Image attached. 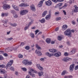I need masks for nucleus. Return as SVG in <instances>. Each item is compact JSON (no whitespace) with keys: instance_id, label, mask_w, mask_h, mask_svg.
<instances>
[{"instance_id":"10","label":"nucleus","mask_w":78,"mask_h":78,"mask_svg":"<svg viewBox=\"0 0 78 78\" xmlns=\"http://www.w3.org/2000/svg\"><path fill=\"white\" fill-rule=\"evenodd\" d=\"M37 67L40 70V71H43V70H44V68H43V67H42L40 65V64H38L37 65Z\"/></svg>"},{"instance_id":"1","label":"nucleus","mask_w":78,"mask_h":78,"mask_svg":"<svg viewBox=\"0 0 78 78\" xmlns=\"http://www.w3.org/2000/svg\"><path fill=\"white\" fill-rule=\"evenodd\" d=\"M64 35L65 36H68L69 37H72V34L70 32V30L69 29H67L64 32Z\"/></svg>"},{"instance_id":"60","label":"nucleus","mask_w":78,"mask_h":78,"mask_svg":"<svg viewBox=\"0 0 78 78\" xmlns=\"http://www.w3.org/2000/svg\"><path fill=\"white\" fill-rule=\"evenodd\" d=\"M63 12L64 13V15H66V12L65 10H63Z\"/></svg>"},{"instance_id":"47","label":"nucleus","mask_w":78,"mask_h":78,"mask_svg":"<svg viewBox=\"0 0 78 78\" xmlns=\"http://www.w3.org/2000/svg\"><path fill=\"white\" fill-rule=\"evenodd\" d=\"M78 65L76 66L75 67V70H78Z\"/></svg>"},{"instance_id":"63","label":"nucleus","mask_w":78,"mask_h":78,"mask_svg":"<svg viewBox=\"0 0 78 78\" xmlns=\"http://www.w3.org/2000/svg\"><path fill=\"white\" fill-rule=\"evenodd\" d=\"M68 78H73V76H71V75H69L68 76Z\"/></svg>"},{"instance_id":"43","label":"nucleus","mask_w":78,"mask_h":78,"mask_svg":"<svg viewBox=\"0 0 78 78\" xmlns=\"http://www.w3.org/2000/svg\"><path fill=\"white\" fill-rule=\"evenodd\" d=\"M48 56H49V57H51V56H53V54H50L49 53V54H48Z\"/></svg>"},{"instance_id":"19","label":"nucleus","mask_w":78,"mask_h":78,"mask_svg":"<svg viewBox=\"0 0 78 78\" xmlns=\"http://www.w3.org/2000/svg\"><path fill=\"white\" fill-rule=\"evenodd\" d=\"M51 16L48 15H47L45 17V19L46 20H49L51 19Z\"/></svg>"},{"instance_id":"41","label":"nucleus","mask_w":78,"mask_h":78,"mask_svg":"<svg viewBox=\"0 0 78 78\" xmlns=\"http://www.w3.org/2000/svg\"><path fill=\"white\" fill-rule=\"evenodd\" d=\"M25 49L27 50H28L30 49V47L29 46H27L25 47Z\"/></svg>"},{"instance_id":"17","label":"nucleus","mask_w":78,"mask_h":78,"mask_svg":"<svg viewBox=\"0 0 78 78\" xmlns=\"http://www.w3.org/2000/svg\"><path fill=\"white\" fill-rule=\"evenodd\" d=\"M28 62V60L27 59H24L22 61L23 64H24L26 66H27V62Z\"/></svg>"},{"instance_id":"11","label":"nucleus","mask_w":78,"mask_h":78,"mask_svg":"<svg viewBox=\"0 0 78 78\" xmlns=\"http://www.w3.org/2000/svg\"><path fill=\"white\" fill-rule=\"evenodd\" d=\"M74 64H73L70 66L69 70L70 71H71V72H72L73 70V69H74Z\"/></svg>"},{"instance_id":"38","label":"nucleus","mask_w":78,"mask_h":78,"mask_svg":"<svg viewBox=\"0 0 78 78\" xmlns=\"http://www.w3.org/2000/svg\"><path fill=\"white\" fill-rule=\"evenodd\" d=\"M13 17L15 18H17L18 17V15L16 13H15L13 15Z\"/></svg>"},{"instance_id":"20","label":"nucleus","mask_w":78,"mask_h":78,"mask_svg":"<svg viewBox=\"0 0 78 78\" xmlns=\"http://www.w3.org/2000/svg\"><path fill=\"white\" fill-rule=\"evenodd\" d=\"M8 16V13H2V14L1 16L2 17H6V16Z\"/></svg>"},{"instance_id":"16","label":"nucleus","mask_w":78,"mask_h":78,"mask_svg":"<svg viewBox=\"0 0 78 78\" xmlns=\"http://www.w3.org/2000/svg\"><path fill=\"white\" fill-rule=\"evenodd\" d=\"M12 6L13 8H14L15 10L17 11H19V8L17 7L15 5H12Z\"/></svg>"},{"instance_id":"14","label":"nucleus","mask_w":78,"mask_h":78,"mask_svg":"<svg viewBox=\"0 0 78 78\" xmlns=\"http://www.w3.org/2000/svg\"><path fill=\"white\" fill-rule=\"evenodd\" d=\"M30 8L32 11H36V8H35V6L34 5H31Z\"/></svg>"},{"instance_id":"23","label":"nucleus","mask_w":78,"mask_h":78,"mask_svg":"<svg viewBox=\"0 0 78 78\" xmlns=\"http://www.w3.org/2000/svg\"><path fill=\"white\" fill-rule=\"evenodd\" d=\"M38 73L39 76H41L43 75V74H44V72H43L41 71L40 72H38Z\"/></svg>"},{"instance_id":"44","label":"nucleus","mask_w":78,"mask_h":78,"mask_svg":"<svg viewBox=\"0 0 78 78\" xmlns=\"http://www.w3.org/2000/svg\"><path fill=\"white\" fill-rule=\"evenodd\" d=\"M48 56H49V57H51V56H53V54H50L49 53V54H48Z\"/></svg>"},{"instance_id":"32","label":"nucleus","mask_w":78,"mask_h":78,"mask_svg":"<svg viewBox=\"0 0 78 78\" xmlns=\"http://www.w3.org/2000/svg\"><path fill=\"white\" fill-rule=\"evenodd\" d=\"M8 22V20L7 19L4 20L3 21V23L5 24H6Z\"/></svg>"},{"instance_id":"7","label":"nucleus","mask_w":78,"mask_h":78,"mask_svg":"<svg viewBox=\"0 0 78 78\" xmlns=\"http://www.w3.org/2000/svg\"><path fill=\"white\" fill-rule=\"evenodd\" d=\"M28 12V11L27 10H23L20 12L21 15H24Z\"/></svg>"},{"instance_id":"4","label":"nucleus","mask_w":78,"mask_h":78,"mask_svg":"<svg viewBox=\"0 0 78 78\" xmlns=\"http://www.w3.org/2000/svg\"><path fill=\"white\" fill-rule=\"evenodd\" d=\"M45 4L46 5H47L48 6H50L51 5H52V2L51 1L49 0L48 1L45 2Z\"/></svg>"},{"instance_id":"6","label":"nucleus","mask_w":78,"mask_h":78,"mask_svg":"<svg viewBox=\"0 0 78 78\" xmlns=\"http://www.w3.org/2000/svg\"><path fill=\"white\" fill-rule=\"evenodd\" d=\"M19 6L20 7H27L29 6V4L26 3V4L22 3L19 5Z\"/></svg>"},{"instance_id":"57","label":"nucleus","mask_w":78,"mask_h":78,"mask_svg":"<svg viewBox=\"0 0 78 78\" xmlns=\"http://www.w3.org/2000/svg\"><path fill=\"white\" fill-rule=\"evenodd\" d=\"M59 14V12H55V15H57V14Z\"/></svg>"},{"instance_id":"27","label":"nucleus","mask_w":78,"mask_h":78,"mask_svg":"<svg viewBox=\"0 0 78 78\" xmlns=\"http://www.w3.org/2000/svg\"><path fill=\"white\" fill-rule=\"evenodd\" d=\"M47 12H48L47 11H44L42 14V16L43 17L45 16L46 15V14H47Z\"/></svg>"},{"instance_id":"18","label":"nucleus","mask_w":78,"mask_h":78,"mask_svg":"<svg viewBox=\"0 0 78 78\" xmlns=\"http://www.w3.org/2000/svg\"><path fill=\"white\" fill-rule=\"evenodd\" d=\"M49 51L51 53H55L56 51V49H49Z\"/></svg>"},{"instance_id":"39","label":"nucleus","mask_w":78,"mask_h":78,"mask_svg":"<svg viewBox=\"0 0 78 78\" xmlns=\"http://www.w3.org/2000/svg\"><path fill=\"white\" fill-rule=\"evenodd\" d=\"M66 71H64L62 73V75H65V74L66 73Z\"/></svg>"},{"instance_id":"24","label":"nucleus","mask_w":78,"mask_h":78,"mask_svg":"<svg viewBox=\"0 0 78 78\" xmlns=\"http://www.w3.org/2000/svg\"><path fill=\"white\" fill-rule=\"evenodd\" d=\"M39 21L41 23H44L45 22V19L43 18L41 20H39Z\"/></svg>"},{"instance_id":"45","label":"nucleus","mask_w":78,"mask_h":78,"mask_svg":"<svg viewBox=\"0 0 78 78\" xmlns=\"http://www.w3.org/2000/svg\"><path fill=\"white\" fill-rule=\"evenodd\" d=\"M48 15L51 16V11L50 10L49 11V14Z\"/></svg>"},{"instance_id":"12","label":"nucleus","mask_w":78,"mask_h":78,"mask_svg":"<svg viewBox=\"0 0 78 78\" xmlns=\"http://www.w3.org/2000/svg\"><path fill=\"white\" fill-rule=\"evenodd\" d=\"M13 63V60H11L9 62L7 65V67H10Z\"/></svg>"},{"instance_id":"22","label":"nucleus","mask_w":78,"mask_h":78,"mask_svg":"<svg viewBox=\"0 0 78 78\" xmlns=\"http://www.w3.org/2000/svg\"><path fill=\"white\" fill-rule=\"evenodd\" d=\"M75 52V49H73L69 53L70 55H73Z\"/></svg>"},{"instance_id":"31","label":"nucleus","mask_w":78,"mask_h":78,"mask_svg":"<svg viewBox=\"0 0 78 78\" xmlns=\"http://www.w3.org/2000/svg\"><path fill=\"white\" fill-rule=\"evenodd\" d=\"M30 36L32 37V38H34V34L33 33H31L30 34Z\"/></svg>"},{"instance_id":"51","label":"nucleus","mask_w":78,"mask_h":78,"mask_svg":"<svg viewBox=\"0 0 78 78\" xmlns=\"http://www.w3.org/2000/svg\"><path fill=\"white\" fill-rule=\"evenodd\" d=\"M2 59H3V57L2 56L0 55V60H2Z\"/></svg>"},{"instance_id":"54","label":"nucleus","mask_w":78,"mask_h":78,"mask_svg":"<svg viewBox=\"0 0 78 78\" xmlns=\"http://www.w3.org/2000/svg\"><path fill=\"white\" fill-rule=\"evenodd\" d=\"M13 39V38L12 37H11L9 38H8L7 40L8 41H11Z\"/></svg>"},{"instance_id":"40","label":"nucleus","mask_w":78,"mask_h":78,"mask_svg":"<svg viewBox=\"0 0 78 78\" xmlns=\"http://www.w3.org/2000/svg\"><path fill=\"white\" fill-rule=\"evenodd\" d=\"M72 3H74V0H70L69 2V4H72Z\"/></svg>"},{"instance_id":"28","label":"nucleus","mask_w":78,"mask_h":78,"mask_svg":"<svg viewBox=\"0 0 78 78\" xmlns=\"http://www.w3.org/2000/svg\"><path fill=\"white\" fill-rule=\"evenodd\" d=\"M46 41L48 44H50V42H51V40L50 39L47 38L46 40Z\"/></svg>"},{"instance_id":"62","label":"nucleus","mask_w":78,"mask_h":78,"mask_svg":"<svg viewBox=\"0 0 78 78\" xmlns=\"http://www.w3.org/2000/svg\"><path fill=\"white\" fill-rule=\"evenodd\" d=\"M67 45H71V44H70V43L69 41H67Z\"/></svg>"},{"instance_id":"35","label":"nucleus","mask_w":78,"mask_h":78,"mask_svg":"<svg viewBox=\"0 0 78 78\" xmlns=\"http://www.w3.org/2000/svg\"><path fill=\"white\" fill-rule=\"evenodd\" d=\"M67 59H68L67 58V57H65L64 58H63V59H62V61H67Z\"/></svg>"},{"instance_id":"59","label":"nucleus","mask_w":78,"mask_h":78,"mask_svg":"<svg viewBox=\"0 0 78 78\" xmlns=\"http://www.w3.org/2000/svg\"><path fill=\"white\" fill-rule=\"evenodd\" d=\"M67 61H71L72 60V58H67Z\"/></svg>"},{"instance_id":"36","label":"nucleus","mask_w":78,"mask_h":78,"mask_svg":"<svg viewBox=\"0 0 78 78\" xmlns=\"http://www.w3.org/2000/svg\"><path fill=\"white\" fill-rule=\"evenodd\" d=\"M18 57L19 58H23V55L21 54H20L18 55Z\"/></svg>"},{"instance_id":"34","label":"nucleus","mask_w":78,"mask_h":78,"mask_svg":"<svg viewBox=\"0 0 78 78\" xmlns=\"http://www.w3.org/2000/svg\"><path fill=\"white\" fill-rule=\"evenodd\" d=\"M25 43H24L23 42H22L21 43V44L20 45H19L18 46L17 48H19V47L20 46H21V47H23V45H25Z\"/></svg>"},{"instance_id":"52","label":"nucleus","mask_w":78,"mask_h":78,"mask_svg":"<svg viewBox=\"0 0 78 78\" xmlns=\"http://www.w3.org/2000/svg\"><path fill=\"white\" fill-rule=\"evenodd\" d=\"M52 2H54L55 3H57L58 2V0H51Z\"/></svg>"},{"instance_id":"8","label":"nucleus","mask_w":78,"mask_h":78,"mask_svg":"<svg viewBox=\"0 0 78 78\" xmlns=\"http://www.w3.org/2000/svg\"><path fill=\"white\" fill-rule=\"evenodd\" d=\"M44 1H45V0H42V1L39 2L38 5V7L39 8H41V7L42 6L43 3H44Z\"/></svg>"},{"instance_id":"53","label":"nucleus","mask_w":78,"mask_h":78,"mask_svg":"<svg viewBox=\"0 0 78 78\" xmlns=\"http://www.w3.org/2000/svg\"><path fill=\"white\" fill-rule=\"evenodd\" d=\"M58 5L59 6H61L62 5V3H59L58 4Z\"/></svg>"},{"instance_id":"3","label":"nucleus","mask_w":78,"mask_h":78,"mask_svg":"<svg viewBox=\"0 0 78 78\" xmlns=\"http://www.w3.org/2000/svg\"><path fill=\"white\" fill-rule=\"evenodd\" d=\"M14 48L13 47H9L6 48L5 49V51L6 52H8V51H11L14 50Z\"/></svg>"},{"instance_id":"21","label":"nucleus","mask_w":78,"mask_h":78,"mask_svg":"<svg viewBox=\"0 0 78 78\" xmlns=\"http://www.w3.org/2000/svg\"><path fill=\"white\" fill-rule=\"evenodd\" d=\"M74 7L75 8L74 12H78V7L76 5H74Z\"/></svg>"},{"instance_id":"58","label":"nucleus","mask_w":78,"mask_h":78,"mask_svg":"<svg viewBox=\"0 0 78 78\" xmlns=\"http://www.w3.org/2000/svg\"><path fill=\"white\" fill-rule=\"evenodd\" d=\"M64 55L66 56H68V53H67V52H65L64 53Z\"/></svg>"},{"instance_id":"56","label":"nucleus","mask_w":78,"mask_h":78,"mask_svg":"<svg viewBox=\"0 0 78 78\" xmlns=\"http://www.w3.org/2000/svg\"><path fill=\"white\" fill-rule=\"evenodd\" d=\"M28 28H29V27L28 26H27L25 28H24V30H27V29H28Z\"/></svg>"},{"instance_id":"37","label":"nucleus","mask_w":78,"mask_h":78,"mask_svg":"<svg viewBox=\"0 0 78 78\" xmlns=\"http://www.w3.org/2000/svg\"><path fill=\"white\" fill-rule=\"evenodd\" d=\"M61 18L60 17H57L56 18L55 20L56 21H58V20H60Z\"/></svg>"},{"instance_id":"48","label":"nucleus","mask_w":78,"mask_h":78,"mask_svg":"<svg viewBox=\"0 0 78 78\" xmlns=\"http://www.w3.org/2000/svg\"><path fill=\"white\" fill-rule=\"evenodd\" d=\"M11 13L13 14L14 15V14H16V12H15V11H14V10H12L11 11Z\"/></svg>"},{"instance_id":"64","label":"nucleus","mask_w":78,"mask_h":78,"mask_svg":"<svg viewBox=\"0 0 78 78\" xmlns=\"http://www.w3.org/2000/svg\"><path fill=\"white\" fill-rule=\"evenodd\" d=\"M4 55L5 56H8V54L6 53H5L4 54Z\"/></svg>"},{"instance_id":"15","label":"nucleus","mask_w":78,"mask_h":78,"mask_svg":"<svg viewBox=\"0 0 78 78\" xmlns=\"http://www.w3.org/2000/svg\"><path fill=\"white\" fill-rule=\"evenodd\" d=\"M67 27H68L67 25L66 24L62 26V30H63V31L66 30V29L67 28Z\"/></svg>"},{"instance_id":"9","label":"nucleus","mask_w":78,"mask_h":78,"mask_svg":"<svg viewBox=\"0 0 78 78\" xmlns=\"http://www.w3.org/2000/svg\"><path fill=\"white\" fill-rule=\"evenodd\" d=\"M54 55L55 57H59L61 56V53L60 52H58L54 54Z\"/></svg>"},{"instance_id":"13","label":"nucleus","mask_w":78,"mask_h":78,"mask_svg":"<svg viewBox=\"0 0 78 78\" xmlns=\"http://www.w3.org/2000/svg\"><path fill=\"white\" fill-rule=\"evenodd\" d=\"M35 53L36 54H37L38 56H41L42 55V53L41 52V51H39L38 49H37L35 51Z\"/></svg>"},{"instance_id":"30","label":"nucleus","mask_w":78,"mask_h":78,"mask_svg":"<svg viewBox=\"0 0 78 78\" xmlns=\"http://www.w3.org/2000/svg\"><path fill=\"white\" fill-rule=\"evenodd\" d=\"M63 37L61 36H58V40L59 41H61L62 39H63Z\"/></svg>"},{"instance_id":"55","label":"nucleus","mask_w":78,"mask_h":78,"mask_svg":"<svg viewBox=\"0 0 78 78\" xmlns=\"http://www.w3.org/2000/svg\"><path fill=\"white\" fill-rule=\"evenodd\" d=\"M39 30H37L35 31V35H36V34H37V33H38V32H39Z\"/></svg>"},{"instance_id":"2","label":"nucleus","mask_w":78,"mask_h":78,"mask_svg":"<svg viewBox=\"0 0 78 78\" xmlns=\"http://www.w3.org/2000/svg\"><path fill=\"white\" fill-rule=\"evenodd\" d=\"M2 7L4 9L7 10L8 9L10 8V5L7 4H5L3 5Z\"/></svg>"},{"instance_id":"5","label":"nucleus","mask_w":78,"mask_h":78,"mask_svg":"<svg viewBox=\"0 0 78 78\" xmlns=\"http://www.w3.org/2000/svg\"><path fill=\"white\" fill-rule=\"evenodd\" d=\"M30 71H29V74L30 75H31L32 77H35V75L34 74H32L31 72L34 71V70L33 69H30Z\"/></svg>"},{"instance_id":"29","label":"nucleus","mask_w":78,"mask_h":78,"mask_svg":"<svg viewBox=\"0 0 78 78\" xmlns=\"http://www.w3.org/2000/svg\"><path fill=\"white\" fill-rule=\"evenodd\" d=\"M35 46L37 48V50H38V51H39V50H40V49H41V47H39L37 44H36L35 45Z\"/></svg>"},{"instance_id":"49","label":"nucleus","mask_w":78,"mask_h":78,"mask_svg":"<svg viewBox=\"0 0 78 78\" xmlns=\"http://www.w3.org/2000/svg\"><path fill=\"white\" fill-rule=\"evenodd\" d=\"M33 23V21H31L30 23H29V24H28V26L30 27V25H31V24Z\"/></svg>"},{"instance_id":"42","label":"nucleus","mask_w":78,"mask_h":78,"mask_svg":"<svg viewBox=\"0 0 78 78\" xmlns=\"http://www.w3.org/2000/svg\"><path fill=\"white\" fill-rule=\"evenodd\" d=\"M11 25L12 27H16V26H17V25L16 23H13V24H11Z\"/></svg>"},{"instance_id":"26","label":"nucleus","mask_w":78,"mask_h":78,"mask_svg":"<svg viewBox=\"0 0 78 78\" xmlns=\"http://www.w3.org/2000/svg\"><path fill=\"white\" fill-rule=\"evenodd\" d=\"M32 64V62L27 60V66H31Z\"/></svg>"},{"instance_id":"46","label":"nucleus","mask_w":78,"mask_h":78,"mask_svg":"<svg viewBox=\"0 0 78 78\" xmlns=\"http://www.w3.org/2000/svg\"><path fill=\"white\" fill-rule=\"evenodd\" d=\"M22 69L23 70V71H27V69L25 68H22Z\"/></svg>"},{"instance_id":"61","label":"nucleus","mask_w":78,"mask_h":78,"mask_svg":"<svg viewBox=\"0 0 78 78\" xmlns=\"http://www.w3.org/2000/svg\"><path fill=\"white\" fill-rule=\"evenodd\" d=\"M26 78H31L30 76L27 75V76Z\"/></svg>"},{"instance_id":"33","label":"nucleus","mask_w":78,"mask_h":78,"mask_svg":"<svg viewBox=\"0 0 78 78\" xmlns=\"http://www.w3.org/2000/svg\"><path fill=\"white\" fill-rule=\"evenodd\" d=\"M67 6V4L66 3H65L64 5L62 7V8L64 9L65 8H66Z\"/></svg>"},{"instance_id":"25","label":"nucleus","mask_w":78,"mask_h":78,"mask_svg":"<svg viewBox=\"0 0 78 78\" xmlns=\"http://www.w3.org/2000/svg\"><path fill=\"white\" fill-rule=\"evenodd\" d=\"M0 73H5V70L3 69H0Z\"/></svg>"},{"instance_id":"50","label":"nucleus","mask_w":78,"mask_h":78,"mask_svg":"<svg viewBox=\"0 0 78 78\" xmlns=\"http://www.w3.org/2000/svg\"><path fill=\"white\" fill-rule=\"evenodd\" d=\"M10 69L11 70H12V71H14V67H11L10 68Z\"/></svg>"}]
</instances>
